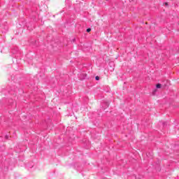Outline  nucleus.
I'll list each match as a JSON object with an SVG mask.
<instances>
[{"mask_svg":"<svg viewBox=\"0 0 179 179\" xmlns=\"http://www.w3.org/2000/svg\"><path fill=\"white\" fill-rule=\"evenodd\" d=\"M87 78V73H83L80 74V79L81 80H83V79H86Z\"/></svg>","mask_w":179,"mask_h":179,"instance_id":"1","label":"nucleus"},{"mask_svg":"<svg viewBox=\"0 0 179 179\" xmlns=\"http://www.w3.org/2000/svg\"><path fill=\"white\" fill-rule=\"evenodd\" d=\"M3 29H4L2 30V31H4V32H5V31H8V26L5 25L4 27H3Z\"/></svg>","mask_w":179,"mask_h":179,"instance_id":"2","label":"nucleus"},{"mask_svg":"<svg viewBox=\"0 0 179 179\" xmlns=\"http://www.w3.org/2000/svg\"><path fill=\"white\" fill-rule=\"evenodd\" d=\"M156 87H157V89H160L162 87V84H160V83L157 84Z\"/></svg>","mask_w":179,"mask_h":179,"instance_id":"3","label":"nucleus"},{"mask_svg":"<svg viewBox=\"0 0 179 179\" xmlns=\"http://www.w3.org/2000/svg\"><path fill=\"white\" fill-rule=\"evenodd\" d=\"M95 80H100V77L99 76H96L95 77Z\"/></svg>","mask_w":179,"mask_h":179,"instance_id":"4","label":"nucleus"},{"mask_svg":"<svg viewBox=\"0 0 179 179\" xmlns=\"http://www.w3.org/2000/svg\"><path fill=\"white\" fill-rule=\"evenodd\" d=\"M90 31H92V29L90 28L87 29V33H90Z\"/></svg>","mask_w":179,"mask_h":179,"instance_id":"5","label":"nucleus"},{"mask_svg":"<svg viewBox=\"0 0 179 179\" xmlns=\"http://www.w3.org/2000/svg\"><path fill=\"white\" fill-rule=\"evenodd\" d=\"M5 139H9V136L8 135H6L5 136Z\"/></svg>","mask_w":179,"mask_h":179,"instance_id":"6","label":"nucleus"},{"mask_svg":"<svg viewBox=\"0 0 179 179\" xmlns=\"http://www.w3.org/2000/svg\"><path fill=\"white\" fill-rule=\"evenodd\" d=\"M106 107H108V106H110V103H106Z\"/></svg>","mask_w":179,"mask_h":179,"instance_id":"7","label":"nucleus"},{"mask_svg":"<svg viewBox=\"0 0 179 179\" xmlns=\"http://www.w3.org/2000/svg\"><path fill=\"white\" fill-rule=\"evenodd\" d=\"M167 5H169V3H165V6H167Z\"/></svg>","mask_w":179,"mask_h":179,"instance_id":"8","label":"nucleus"}]
</instances>
